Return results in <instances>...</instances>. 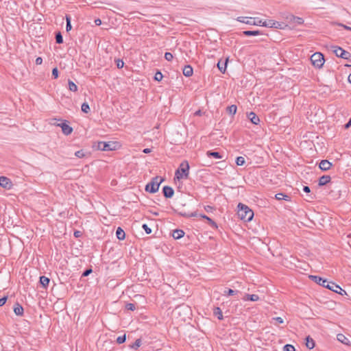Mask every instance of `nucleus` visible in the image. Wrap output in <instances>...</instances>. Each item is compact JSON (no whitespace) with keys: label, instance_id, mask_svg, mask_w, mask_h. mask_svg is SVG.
Listing matches in <instances>:
<instances>
[{"label":"nucleus","instance_id":"1","mask_svg":"<svg viewBox=\"0 0 351 351\" xmlns=\"http://www.w3.org/2000/svg\"><path fill=\"white\" fill-rule=\"evenodd\" d=\"M238 215L241 219L245 221H250L254 217V213L248 206L239 203L238 205Z\"/></svg>","mask_w":351,"mask_h":351},{"label":"nucleus","instance_id":"2","mask_svg":"<svg viewBox=\"0 0 351 351\" xmlns=\"http://www.w3.org/2000/svg\"><path fill=\"white\" fill-rule=\"evenodd\" d=\"M189 170V165L187 161H183L175 173V178L180 180L186 178Z\"/></svg>","mask_w":351,"mask_h":351},{"label":"nucleus","instance_id":"3","mask_svg":"<svg viewBox=\"0 0 351 351\" xmlns=\"http://www.w3.org/2000/svg\"><path fill=\"white\" fill-rule=\"evenodd\" d=\"M163 179L159 176L154 178L151 182L148 183L145 186V191L152 193L157 192L159 189L160 184Z\"/></svg>","mask_w":351,"mask_h":351},{"label":"nucleus","instance_id":"4","mask_svg":"<svg viewBox=\"0 0 351 351\" xmlns=\"http://www.w3.org/2000/svg\"><path fill=\"white\" fill-rule=\"evenodd\" d=\"M311 61L315 67L320 69L323 66L325 60L322 53L316 52L311 56Z\"/></svg>","mask_w":351,"mask_h":351},{"label":"nucleus","instance_id":"5","mask_svg":"<svg viewBox=\"0 0 351 351\" xmlns=\"http://www.w3.org/2000/svg\"><path fill=\"white\" fill-rule=\"evenodd\" d=\"M333 52L335 53V55L337 57H339V58H343L346 60H348L351 56L350 53L348 51L343 50L342 48H341L339 47H335Z\"/></svg>","mask_w":351,"mask_h":351},{"label":"nucleus","instance_id":"6","mask_svg":"<svg viewBox=\"0 0 351 351\" xmlns=\"http://www.w3.org/2000/svg\"><path fill=\"white\" fill-rule=\"evenodd\" d=\"M284 24L282 23H280L274 20H265L264 21L263 27H270V28H276V29H282Z\"/></svg>","mask_w":351,"mask_h":351},{"label":"nucleus","instance_id":"7","mask_svg":"<svg viewBox=\"0 0 351 351\" xmlns=\"http://www.w3.org/2000/svg\"><path fill=\"white\" fill-rule=\"evenodd\" d=\"M325 287L340 294H342L341 291L345 292L338 285L328 281H327Z\"/></svg>","mask_w":351,"mask_h":351},{"label":"nucleus","instance_id":"8","mask_svg":"<svg viewBox=\"0 0 351 351\" xmlns=\"http://www.w3.org/2000/svg\"><path fill=\"white\" fill-rule=\"evenodd\" d=\"M337 340L346 346H351V341L346 337L343 334H338L337 335Z\"/></svg>","mask_w":351,"mask_h":351},{"label":"nucleus","instance_id":"9","mask_svg":"<svg viewBox=\"0 0 351 351\" xmlns=\"http://www.w3.org/2000/svg\"><path fill=\"white\" fill-rule=\"evenodd\" d=\"M162 192L164 194V196L167 198H171L173 197L174 191L173 189L168 186H165L163 187Z\"/></svg>","mask_w":351,"mask_h":351},{"label":"nucleus","instance_id":"10","mask_svg":"<svg viewBox=\"0 0 351 351\" xmlns=\"http://www.w3.org/2000/svg\"><path fill=\"white\" fill-rule=\"evenodd\" d=\"M332 163L327 160H322L319 162V168L323 171H327L330 169Z\"/></svg>","mask_w":351,"mask_h":351},{"label":"nucleus","instance_id":"11","mask_svg":"<svg viewBox=\"0 0 351 351\" xmlns=\"http://www.w3.org/2000/svg\"><path fill=\"white\" fill-rule=\"evenodd\" d=\"M0 186L3 188L9 189L11 186V182L10 179L4 176L0 177Z\"/></svg>","mask_w":351,"mask_h":351},{"label":"nucleus","instance_id":"12","mask_svg":"<svg viewBox=\"0 0 351 351\" xmlns=\"http://www.w3.org/2000/svg\"><path fill=\"white\" fill-rule=\"evenodd\" d=\"M247 118L250 120V121L255 125H258L260 122V119L253 112H250L247 114Z\"/></svg>","mask_w":351,"mask_h":351},{"label":"nucleus","instance_id":"13","mask_svg":"<svg viewBox=\"0 0 351 351\" xmlns=\"http://www.w3.org/2000/svg\"><path fill=\"white\" fill-rule=\"evenodd\" d=\"M310 278L315 282L317 284L322 285L325 287L326 284L327 283V280L322 278L321 277L317 276H311Z\"/></svg>","mask_w":351,"mask_h":351},{"label":"nucleus","instance_id":"14","mask_svg":"<svg viewBox=\"0 0 351 351\" xmlns=\"http://www.w3.org/2000/svg\"><path fill=\"white\" fill-rule=\"evenodd\" d=\"M112 144L109 143H105V142H101L98 145V147L99 149L103 151H108V150H112L113 147H112Z\"/></svg>","mask_w":351,"mask_h":351},{"label":"nucleus","instance_id":"15","mask_svg":"<svg viewBox=\"0 0 351 351\" xmlns=\"http://www.w3.org/2000/svg\"><path fill=\"white\" fill-rule=\"evenodd\" d=\"M237 21L247 25H252L253 18L246 16H239L237 17Z\"/></svg>","mask_w":351,"mask_h":351},{"label":"nucleus","instance_id":"16","mask_svg":"<svg viewBox=\"0 0 351 351\" xmlns=\"http://www.w3.org/2000/svg\"><path fill=\"white\" fill-rule=\"evenodd\" d=\"M59 125L61 127L62 132L66 135L70 134L73 131L72 128L65 123H62Z\"/></svg>","mask_w":351,"mask_h":351},{"label":"nucleus","instance_id":"17","mask_svg":"<svg viewBox=\"0 0 351 351\" xmlns=\"http://www.w3.org/2000/svg\"><path fill=\"white\" fill-rule=\"evenodd\" d=\"M182 72H183L184 75H185L186 77H190L193 75V69L190 65H186L183 68Z\"/></svg>","mask_w":351,"mask_h":351},{"label":"nucleus","instance_id":"18","mask_svg":"<svg viewBox=\"0 0 351 351\" xmlns=\"http://www.w3.org/2000/svg\"><path fill=\"white\" fill-rule=\"evenodd\" d=\"M184 235V232L182 230H174L172 232V237L175 239H179Z\"/></svg>","mask_w":351,"mask_h":351},{"label":"nucleus","instance_id":"19","mask_svg":"<svg viewBox=\"0 0 351 351\" xmlns=\"http://www.w3.org/2000/svg\"><path fill=\"white\" fill-rule=\"evenodd\" d=\"M259 300V297L258 295H256V294H246L244 298H243V300L245 301H247V300H250V301H253V302H255V301H258Z\"/></svg>","mask_w":351,"mask_h":351},{"label":"nucleus","instance_id":"20","mask_svg":"<svg viewBox=\"0 0 351 351\" xmlns=\"http://www.w3.org/2000/svg\"><path fill=\"white\" fill-rule=\"evenodd\" d=\"M199 217H201V218H203V219H206V221H208V223H209V225L213 228H217V224L215 223V221H213L209 217L205 215H199Z\"/></svg>","mask_w":351,"mask_h":351},{"label":"nucleus","instance_id":"21","mask_svg":"<svg viewBox=\"0 0 351 351\" xmlns=\"http://www.w3.org/2000/svg\"><path fill=\"white\" fill-rule=\"evenodd\" d=\"M330 181V177L329 176H323L319 180V185L324 186Z\"/></svg>","mask_w":351,"mask_h":351},{"label":"nucleus","instance_id":"22","mask_svg":"<svg viewBox=\"0 0 351 351\" xmlns=\"http://www.w3.org/2000/svg\"><path fill=\"white\" fill-rule=\"evenodd\" d=\"M116 235L119 240H123L125 237V232L120 227L117 229Z\"/></svg>","mask_w":351,"mask_h":351},{"label":"nucleus","instance_id":"23","mask_svg":"<svg viewBox=\"0 0 351 351\" xmlns=\"http://www.w3.org/2000/svg\"><path fill=\"white\" fill-rule=\"evenodd\" d=\"M227 62L228 59H226L224 62L219 61L217 63V67L221 72L225 73L227 66Z\"/></svg>","mask_w":351,"mask_h":351},{"label":"nucleus","instance_id":"24","mask_svg":"<svg viewBox=\"0 0 351 351\" xmlns=\"http://www.w3.org/2000/svg\"><path fill=\"white\" fill-rule=\"evenodd\" d=\"M275 197L278 200L284 199L285 201H290V197L287 195H285L282 193H279L276 194Z\"/></svg>","mask_w":351,"mask_h":351},{"label":"nucleus","instance_id":"25","mask_svg":"<svg viewBox=\"0 0 351 351\" xmlns=\"http://www.w3.org/2000/svg\"><path fill=\"white\" fill-rule=\"evenodd\" d=\"M14 312L16 315H22L23 314V308L19 304H16L14 308Z\"/></svg>","mask_w":351,"mask_h":351},{"label":"nucleus","instance_id":"26","mask_svg":"<svg viewBox=\"0 0 351 351\" xmlns=\"http://www.w3.org/2000/svg\"><path fill=\"white\" fill-rule=\"evenodd\" d=\"M206 155L208 157H214L216 159H221L222 158V156L217 152H207Z\"/></svg>","mask_w":351,"mask_h":351},{"label":"nucleus","instance_id":"27","mask_svg":"<svg viewBox=\"0 0 351 351\" xmlns=\"http://www.w3.org/2000/svg\"><path fill=\"white\" fill-rule=\"evenodd\" d=\"M40 282L44 287H47L49 283V278L44 276H40Z\"/></svg>","mask_w":351,"mask_h":351},{"label":"nucleus","instance_id":"28","mask_svg":"<svg viewBox=\"0 0 351 351\" xmlns=\"http://www.w3.org/2000/svg\"><path fill=\"white\" fill-rule=\"evenodd\" d=\"M213 313L215 316H216L219 320L223 319V313L219 307H217L214 309Z\"/></svg>","mask_w":351,"mask_h":351},{"label":"nucleus","instance_id":"29","mask_svg":"<svg viewBox=\"0 0 351 351\" xmlns=\"http://www.w3.org/2000/svg\"><path fill=\"white\" fill-rule=\"evenodd\" d=\"M306 346L308 348L312 349L315 346V343L313 339L310 338L309 337H307L306 338Z\"/></svg>","mask_w":351,"mask_h":351},{"label":"nucleus","instance_id":"30","mask_svg":"<svg viewBox=\"0 0 351 351\" xmlns=\"http://www.w3.org/2000/svg\"><path fill=\"white\" fill-rule=\"evenodd\" d=\"M253 25H257V26H263L264 25V21L262 19H260L259 18H253Z\"/></svg>","mask_w":351,"mask_h":351},{"label":"nucleus","instance_id":"31","mask_svg":"<svg viewBox=\"0 0 351 351\" xmlns=\"http://www.w3.org/2000/svg\"><path fill=\"white\" fill-rule=\"evenodd\" d=\"M243 34L247 36H258L261 34V32L259 31H244Z\"/></svg>","mask_w":351,"mask_h":351},{"label":"nucleus","instance_id":"32","mask_svg":"<svg viewBox=\"0 0 351 351\" xmlns=\"http://www.w3.org/2000/svg\"><path fill=\"white\" fill-rule=\"evenodd\" d=\"M69 88L71 91L76 92L77 90V85L71 80H69Z\"/></svg>","mask_w":351,"mask_h":351},{"label":"nucleus","instance_id":"33","mask_svg":"<svg viewBox=\"0 0 351 351\" xmlns=\"http://www.w3.org/2000/svg\"><path fill=\"white\" fill-rule=\"evenodd\" d=\"M237 106L235 105H231L230 106L228 107L227 110L228 112L230 114H234L237 112Z\"/></svg>","mask_w":351,"mask_h":351},{"label":"nucleus","instance_id":"34","mask_svg":"<svg viewBox=\"0 0 351 351\" xmlns=\"http://www.w3.org/2000/svg\"><path fill=\"white\" fill-rule=\"evenodd\" d=\"M66 32H69L72 28L71 24V17L69 16H66Z\"/></svg>","mask_w":351,"mask_h":351},{"label":"nucleus","instance_id":"35","mask_svg":"<svg viewBox=\"0 0 351 351\" xmlns=\"http://www.w3.org/2000/svg\"><path fill=\"white\" fill-rule=\"evenodd\" d=\"M245 158L242 156H239L236 158V163L239 166L243 165L245 164Z\"/></svg>","mask_w":351,"mask_h":351},{"label":"nucleus","instance_id":"36","mask_svg":"<svg viewBox=\"0 0 351 351\" xmlns=\"http://www.w3.org/2000/svg\"><path fill=\"white\" fill-rule=\"evenodd\" d=\"M81 109L82 112L88 113L90 111L89 105L87 103H83Z\"/></svg>","mask_w":351,"mask_h":351},{"label":"nucleus","instance_id":"37","mask_svg":"<svg viewBox=\"0 0 351 351\" xmlns=\"http://www.w3.org/2000/svg\"><path fill=\"white\" fill-rule=\"evenodd\" d=\"M141 346V340L138 339L135 341L134 343L131 346V348L137 350Z\"/></svg>","mask_w":351,"mask_h":351},{"label":"nucleus","instance_id":"38","mask_svg":"<svg viewBox=\"0 0 351 351\" xmlns=\"http://www.w3.org/2000/svg\"><path fill=\"white\" fill-rule=\"evenodd\" d=\"M56 43H58V44H60V43H63L62 36L60 32H58V33L56 34Z\"/></svg>","mask_w":351,"mask_h":351},{"label":"nucleus","instance_id":"39","mask_svg":"<svg viewBox=\"0 0 351 351\" xmlns=\"http://www.w3.org/2000/svg\"><path fill=\"white\" fill-rule=\"evenodd\" d=\"M162 77H163V75H162L161 72L157 71L155 73V75H154V80H155L160 82V81L162 80Z\"/></svg>","mask_w":351,"mask_h":351},{"label":"nucleus","instance_id":"40","mask_svg":"<svg viewBox=\"0 0 351 351\" xmlns=\"http://www.w3.org/2000/svg\"><path fill=\"white\" fill-rule=\"evenodd\" d=\"M126 336L125 335H123L122 336H119L117 338V342L119 344H121L125 341Z\"/></svg>","mask_w":351,"mask_h":351},{"label":"nucleus","instance_id":"41","mask_svg":"<svg viewBox=\"0 0 351 351\" xmlns=\"http://www.w3.org/2000/svg\"><path fill=\"white\" fill-rule=\"evenodd\" d=\"M284 351H295V348L290 344H287L284 346Z\"/></svg>","mask_w":351,"mask_h":351},{"label":"nucleus","instance_id":"42","mask_svg":"<svg viewBox=\"0 0 351 351\" xmlns=\"http://www.w3.org/2000/svg\"><path fill=\"white\" fill-rule=\"evenodd\" d=\"M176 311H178L179 313H180L181 311H182V312H184V313H186V312H189V307H188V306H180L179 308H178L176 309Z\"/></svg>","mask_w":351,"mask_h":351},{"label":"nucleus","instance_id":"43","mask_svg":"<svg viewBox=\"0 0 351 351\" xmlns=\"http://www.w3.org/2000/svg\"><path fill=\"white\" fill-rule=\"evenodd\" d=\"M165 58L167 61H171L172 59L173 58V54L171 53H170V52H166L165 53Z\"/></svg>","mask_w":351,"mask_h":351},{"label":"nucleus","instance_id":"44","mask_svg":"<svg viewBox=\"0 0 351 351\" xmlns=\"http://www.w3.org/2000/svg\"><path fill=\"white\" fill-rule=\"evenodd\" d=\"M125 308H126V309L130 310V311H134L136 309L135 305L132 303L127 304L125 305Z\"/></svg>","mask_w":351,"mask_h":351},{"label":"nucleus","instance_id":"45","mask_svg":"<svg viewBox=\"0 0 351 351\" xmlns=\"http://www.w3.org/2000/svg\"><path fill=\"white\" fill-rule=\"evenodd\" d=\"M75 156L77 158H82L85 156V154L82 150L77 151L75 153Z\"/></svg>","mask_w":351,"mask_h":351},{"label":"nucleus","instance_id":"46","mask_svg":"<svg viewBox=\"0 0 351 351\" xmlns=\"http://www.w3.org/2000/svg\"><path fill=\"white\" fill-rule=\"evenodd\" d=\"M142 227L147 234H150L152 232V229L149 228L147 224H143Z\"/></svg>","mask_w":351,"mask_h":351},{"label":"nucleus","instance_id":"47","mask_svg":"<svg viewBox=\"0 0 351 351\" xmlns=\"http://www.w3.org/2000/svg\"><path fill=\"white\" fill-rule=\"evenodd\" d=\"M52 75L53 76V77L55 79L58 78V69L56 67L53 69V70H52Z\"/></svg>","mask_w":351,"mask_h":351},{"label":"nucleus","instance_id":"48","mask_svg":"<svg viewBox=\"0 0 351 351\" xmlns=\"http://www.w3.org/2000/svg\"><path fill=\"white\" fill-rule=\"evenodd\" d=\"M116 62H117V66L119 69L122 68L123 66V65H124V62L121 60H117L116 61Z\"/></svg>","mask_w":351,"mask_h":351},{"label":"nucleus","instance_id":"49","mask_svg":"<svg viewBox=\"0 0 351 351\" xmlns=\"http://www.w3.org/2000/svg\"><path fill=\"white\" fill-rule=\"evenodd\" d=\"M272 319L276 321L278 324H282L284 322L283 319L280 317H274Z\"/></svg>","mask_w":351,"mask_h":351},{"label":"nucleus","instance_id":"50","mask_svg":"<svg viewBox=\"0 0 351 351\" xmlns=\"http://www.w3.org/2000/svg\"><path fill=\"white\" fill-rule=\"evenodd\" d=\"M196 212H193V213H191L190 214H186V213H182V215L183 216H186V217H195L196 216Z\"/></svg>","mask_w":351,"mask_h":351},{"label":"nucleus","instance_id":"51","mask_svg":"<svg viewBox=\"0 0 351 351\" xmlns=\"http://www.w3.org/2000/svg\"><path fill=\"white\" fill-rule=\"evenodd\" d=\"M6 301H7L6 297L0 298V306H2L3 305H4L5 303L6 302Z\"/></svg>","mask_w":351,"mask_h":351},{"label":"nucleus","instance_id":"52","mask_svg":"<svg viewBox=\"0 0 351 351\" xmlns=\"http://www.w3.org/2000/svg\"><path fill=\"white\" fill-rule=\"evenodd\" d=\"M43 63V59L40 57H38L36 59V64L40 65Z\"/></svg>","mask_w":351,"mask_h":351},{"label":"nucleus","instance_id":"53","mask_svg":"<svg viewBox=\"0 0 351 351\" xmlns=\"http://www.w3.org/2000/svg\"><path fill=\"white\" fill-rule=\"evenodd\" d=\"M92 272V269H86L82 274L83 276H87L88 275H89L90 273Z\"/></svg>","mask_w":351,"mask_h":351},{"label":"nucleus","instance_id":"54","mask_svg":"<svg viewBox=\"0 0 351 351\" xmlns=\"http://www.w3.org/2000/svg\"><path fill=\"white\" fill-rule=\"evenodd\" d=\"M303 191L305 192V193H310L311 190H310V188L307 186H304L303 187Z\"/></svg>","mask_w":351,"mask_h":351},{"label":"nucleus","instance_id":"55","mask_svg":"<svg viewBox=\"0 0 351 351\" xmlns=\"http://www.w3.org/2000/svg\"><path fill=\"white\" fill-rule=\"evenodd\" d=\"M351 126V118L349 119L348 122L345 125V128L348 129Z\"/></svg>","mask_w":351,"mask_h":351},{"label":"nucleus","instance_id":"56","mask_svg":"<svg viewBox=\"0 0 351 351\" xmlns=\"http://www.w3.org/2000/svg\"><path fill=\"white\" fill-rule=\"evenodd\" d=\"M227 293H228V294L229 295H234V294L235 291H234V290H232V289H228V292H227Z\"/></svg>","mask_w":351,"mask_h":351},{"label":"nucleus","instance_id":"57","mask_svg":"<svg viewBox=\"0 0 351 351\" xmlns=\"http://www.w3.org/2000/svg\"><path fill=\"white\" fill-rule=\"evenodd\" d=\"M296 22H297L298 24H301V23H302L303 20H302L301 18H297Z\"/></svg>","mask_w":351,"mask_h":351},{"label":"nucleus","instance_id":"58","mask_svg":"<svg viewBox=\"0 0 351 351\" xmlns=\"http://www.w3.org/2000/svg\"><path fill=\"white\" fill-rule=\"evenodd\" d=\"M80 231H75V232H74V236H75V237H80Z\"/></svg>","mask_w":351,"mask_h":351},{"label":"nucleus","instance_id":"59","mask_svg":"<svg viewBox=\"0 0 351 351\" xmlns=\"http://www.w3.org/2000/svg\"><path fill=\"white\" fill-rule=\"evenodd\" d=\"M151 152V149H149V148H146V149H143V152L145 153V154H148Z\"/></svg>","mask_w":351,"mask_h":351},{"label":"nucleus","instance_id":"60","mask_svg":"<svg viewBox=\"0 0 351 351\" xmlns=\"http://www.w3.org/2000/svg\"><path fill=\"white\" fill-rule=\"evenodd\" d=\"M95 24L97 25H99L101 24V20L100 19H97V20H95Z\"/></svg>","mask_w":351,"mask_h":351},{"label":"nucleus","instance_id":"61","mask_svg":"<svg viewBox=\"0 0 351 351\" xmlns=\"http://www.w3.org/2000/svg\"><path fill=\"white\" fill-rule=\"evenodd\" d=\"M206 210L207 212H209L210 210H213V208L211 206H207V208H206Z\"/></svg>","mask_w":351,"mask_h":351},{"label":"nucleus","instance_id":"62","mask_svg":"<svg viewBox=\"0 0 351 351\" xmlns=\"http://www.w3.org/2000/svg\"><path fill=\"white\" fill-rule=\"evenodd\" d=\"M343 27L346 29H348V30H350V31H351V27H348V26H346V25H343Z\"/></svg>","mask_w":351,"mask_h":351},{"label":"nucleus","instance_id":"63","mask_svg":"<svg viewBox=\"0 0 351 351\" xmlns=\"http://www.w3.org/2000/svg\"><path fill=\"white\" fill-rule=\"evenodd\" d=\"M348 80L351 84V73L348 75Z\"/></svg>","mask_w":351,"mask_h":351}]
</instances>
